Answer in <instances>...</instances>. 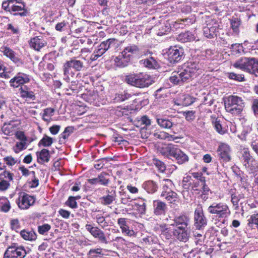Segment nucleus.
Masks as SVG:
<instances>
[{
    "label": "nucleus",
    "instance_id": "nucleus-1",
    "mask_svg": "<svg viewBox=\"0 0 258 258\" xmlns=\"http://www.w3.org/2000/svg\"><path fill=\"white\" fill-rule=\"evenodd\" d=\"M204 69V66L202 62L198 60H191L186 63L184 69L173 72L169 79L174 84H180L201 74Z\"/></svg>",
    "mask_w": 258,
    "mask_h": 258
},
{
    "label": "nucleus",
    "instance_id": "nucleus-2",
    "mask_svg": "<svg viewBox=\"0 0 258 258\" xmlns=\"http://www.w3.org/2000/svg\"><path fill=\"white\" fill-rule=\"evenodd\" d=\"M236 69L241 70L250 74L258 76V58L243 57L233 63Z\"/></svg>",
    "mask_w": 258,
    "mask_h": 258
},
{
    "label": "nucleus",
    "instance_id": "nucleus-3",
    "mask_svg": "<svg viewBox=\"0 0 258 258\" xmlns=\"http://www.w3.org/2000/svg\"><path fill=\"white\" fill-rule=\"evenodd\" d=\"M125 81L132 86L140 88L148 87L154 82L151 76L144 73L130 74L126 76Z\"/></svg>",
    "mask_w": 258,
    "mask_h": 258
},
{
    "label": "nucleus",
    "instance_id": "nucleus-4",
    "mask_svg": "<svg viewBox=\"0 0 258 258\" xmlns=\"http://www.w3.org/2000/svg\"><path fill=\"white\" fill-rule=\"evenodd\" d=\"M224 104L226 111L234 115L240 114L244 107L243 100L237 96H229Z\"/></svg>",
    "mask_w": 258,
    "mask_h": 258
},
{
    "label": "nucleus",
    "instance_id": "nucleus-5",
    "mask_svg": "<svg viewBox=\"0 0 258 258\" xmlns=\"http://www.w3.org/2000/svg\"><path fill=\"white\" fill-rule=\"evenodd\" d=\"M208 212L219 218H226L230 214L228 206L225 203H213L208 208Z\"/></svg>",
    "mask_w": 258,
    "mask_h": 258
},
{
    "label": "nucleus",
    "instance_id": "nucleus-6",
    "mask_svg": "<svg viewBox=\"0 0 258 258\" xmlns=\"http://www.w3.org/2000/svg\"><path fill=\"white\" fill-rule=\"evenodd\" d=\"M84 68L83 61L77 59L76 57H73L63 64V71L65 74H71L72 73V69L76 72H80L83 70Z\"/></svg>",
    "mask_w": 258,
    "mask_h": 258
},
{
    "label": "nucleus",
    "instance_id": "nucleus-7",
    "mask_svg": "<svg viewBox=\"0 0 258 258\" xmlns=\"http://www.w3.org/2000/svg\"><path fill=\"white\" fill-rule=\"evenodd\" d=\"M27 254L23 246L15 244L9 246L6 250L3 258H24Z\"/></svg>",
    "mask_w": 258,
    "mask_h": 258
},
{
    "label": "nucleus",
    "instance_id": "nucleus-8",
    "mask_svg": "<svg viewBox=\"0 0 258 258\" xmlns=\"http://www.w3.org/2000/svg\"><path fill=\"white\" fill-rule=\"evenodd\" d=\"M219 25L215 20H210L207 26L203 28V33L205 37L208 38H213L217 35Z\"/></svg>",
    "mask_w": 258,
    "mask_h": 258
},
{
    "label": "nucleus",
    "instance_id": "nucleus-9",
    "mask_svg": "<svg viewBox=\"0 0 258 258\" xmlns=\"http://www.w3.org/2000/svg\"><path fill=\"white\" fill-rule=\"evenodd\" d=\"M242 160L245 168L250 171L252 172L257 167V163L255 159L250 154L247 149H244L242 157Z\"/></svg>",
    "mask_w": 258,
    "mask_h": 258
},
{
    "label": "nucleus",
    "instance_id": "nucleus-10",
    "mask_svg": "<svg viewBox=\"0 0 258 258\" xmlns=\"http://www.w3.org/2000/svg\"><path fill=\"white\" fill-rule=\"evenodd\" d=\"M217 153L221 162H228L231 160V151L228 145L220 143L217 149Z\"/></svg>",
    "mask_w": 258,
    "mask_h": 258
},
{
    "label": "nucleus",
    "instance_id": "nucleus-11",
    "mask_svg": "<svg viewBox=\"0 0 258 258\" xmlns=\"http://www.w3.org/2000/svg\"><path fill=\"white\" fill-rule=\"evenodd\" d=\"M194 226L198 230L203 229L207 224V219L204 215L201 208L197 209L195 211Z\"/></svg>",
    "mask_w": 258,
    "mask_h": 258
},
{
    "label": "nucleus",
    "instance_id": "nucleus-12",
    "mask_svg": "<svg viewBox=\"0 0 258 258\" xmlns=\"http://www.w3.org/2000/svg\"><path fill=\"white\" fill-rule=\"evenodd\" d=\"M30 79L29 75L19 72L10 81V84L11 87L18 88L25 84L30 82Z\"/></svg>",
    "mask_w": 258,
    "mask_h": 258
},
{
    "label": "nucleus",
    "instance_id": "nucleus-13",
    "mask_svg": "<svg viewBox=\"0 0 258 258\" xmlns=\"http://www.w3.org/2000/svg\"><path fill=\"white\" fill-rule=\"evenodd\" d=\"M35 202L33 197L26 194L21 193L16 201L18 207L21 209H27L32 206Z\"/></svg>",
    "mask_w": 258,
    "mask_h": 258
},
{
    "label": "nucleus",
    "instance_id": "nucleus-14",
    "mask_svg": "<svg viewBox=\"0 0 258 258\" xmlns=\"http://www.w3.org/2000/svg\"><path fill=\"white\" fill-rule=\"evenodd\" d=\"M168 53V59L169 61L174 63L180 61L183 56V49L181 48H178L174 46L169 49Z\"/></svg>",
    "mask_w": 258,
    "mask_h": 258
},
{
    "label": "nucleus",
    "instance_id": "nucleus-15",
    "mask_svg": "<svg viewBox=\"0 0 258 258\" xmlns=\"http://www.w3.org/2000/svg\"><path fill=\"white\" fill-rule=\"evenodd\" d=\"M82 98L86 102L95 106H100L103 104L97 92H88L82 95Z\"/></svg>",
    "mask_w": 258,
    "mask_h": 258
},
{
    "label": "nucleus",
    "instance_id": "nucleus-16",
    "mask_svg": "<svg viewBox=\"0 0 258 258\" xmlns=\"http://www.w3.org/2000/svg\"><path fill=\"white\" fill-rule=\"evenodd\" d=\"M174 158L177 163L180 164L184 163L188 161V156L180 149L178 148L176 145L174 146V147L171 152L170 158Z\"/></svg>",
    "mask_w": 258,
    "mask_h": 258
},
{
    "label": "nucleus",
    "instance_id": "nucleus-17",
    "mask_svg": "<svg viewBox=\"0 0 258 258\" xmlns=\"http://www.w3.org/2000/svg\"><path fill=\"white\" fill-rule=\"evenodd\" d=\"M10 6V13L11 14L14 15H19L21 16H26L27 13L24 10L25 6L24 3L17 0H12V4Z\"/></svg>",
    "mask_w": 258,
    "mask_h": 258
},
{
    "label": "nucleus",
    "instance_id": "nucleus-18",
    "mask_svg": "<svg viewBox=\"0 0 258 258\" xmlns=\"http://www.w3.org/2000/svg\"><path fill=\"white\" fill-rule=\"evenodd\" d=\"M173 234L180 241L185 242L189 239L190 231L188 227L178 228L173 231Z\"/></svg>",
    "mask_w": 258,
    "mask_h": 258
},
{
    "label": "nucleus",
    "instance_id": "nucleus-19",
    "mask_svg": "<svg viewBox=\"0 0 258 258\" xmlns=\"http://www.w3.org/2000/svg\"><path fill=\"white\" fill-rule=\"evenodd\" d=\"M189 218L185 215H181L175 217L173 219V222L171 223L170 226H175L178 228H186L189 223Z\"/></svg>",
    "mask_w": 258,
    "mask_h": 258
},
{
    "label": "nucleus",
    "instance_id": "nucleus-20",
    "mask_svg": "<svg viewBox=\"0 0 258 258\" xmlns=\"http://www.w3.org/2000/svg\"><path fill=\"white\" fill-rule=\"evenodd\" d=\"M114 41V39H108L102 42L94 51L95 53H97L100 57L109 48L111 43Z\"/></svg>",
    "mask_w": 258,
    "mask_h": 258
},
{
    "label": "nucleus",
    "instance_id": "nucleus-21",
    "mask_svg": "<svg viewBox=\"0 0 258 258\" xmlns=\"http://www.w3.org/2000/svg\"><path fill=\"white\" fill-rule=\"evenodd\" d=\"M130 58L128 55H125L123 52L116 57L114 59L115 64L119 68H124L128 66L130 62Z\"/></svg>",
    "mask_w": 258,
    "mask_h": 258
},
{
    "label": "nucleus",
    "instance_id": "nucleus-22",
    "mask_svg": "<svg viewBox=\"0 0 258 258\" xmlns=\"http://www.w3.org/2000/svg\"><path fill=\"white\" fill-rule=\"evenodd\" d=\"M42 37L36 36L30 39L29 45L31 48L39 51L41 48L45 46L47 44L46 42L42 39Z\"/></svg>",
    "mask_w": 258,
    "mask_h": 258
},
{
    "label": "nucleus",
    "instance_id": "nucleus-23",
    "mask_svg": "<svg viewBox=\"0 0 258 258\" xmlns=\"http://www.w3.org/2000/svg\"><path fill=\"white\" fill-rule=\"evenodd\" d=\"M91 234L94 238L98 239L99 241L102 244L109 243V241L105 236L104 232L97 227H95V229Z\"/></svg>",
    "mask_w": 258,
    "mask_h": 258
},
{
    "label": "nucleus",
    "instance_id": "nucleus-24",
    "mask_svg": "<svg viewBox=\"0 0 258 258\" xmlns=\"http://www.w3.org/2000/svg\"><path fill=\"white\" fill-rule=\"evenodd\" d=\"M154 213L156 215L164 214L167 210L166 205L159 200L153 202Z\"/></svg>",
    "mask_w": 258,
    "mask_h": 258
},
{
    "label": "nucleus",
    "instance_id": "nucleus-25",
    "mask_svg": "<svg viewBox=\"0 0 258 258\" xmlns=\"http://www.w3.org/2000/svg\"><path fill=\"white\" fill-rule=\"evenodd\" d=\"M195 38V34L189 31L181 33L176 38L178 41L183 43L194 41Z\"/></svg>",
    "mask_w": 258,
    "mask_h": 258
},
{
    "label": "nucleus",
    "instance_id": "nucleus-26",
    "mask_svg": "<svg viewBox=\"0 0 258 258\" xmlns=\"http://www.w3.org/2000/svg\"><path fill=\"white\" fill-rule=\"evenodd\" d=\"M157 122L158 124L162 128L165 129H170L176 123L172 119H169L166 118H157Z\"/></svg>",
    "mask_w": 258,
    "mask_h": 258
},
{
    "label": "nucleus",
    "instance_id": "nucleus-27",
    "mask_svg": "<svg viewBox=\"0 0 258 258\" xmlns=\"http://www.w3.org/2000/svg\"><path fill=\"white\" fill-rule=\"evenodd\" d=\"M142 187L148 193L153 194L157 191L158 189V184L153 180H148L144 182Z\"/></svg>",
    "mask_w": 258,
    "mask_h": 258
},
{
    "label": "nucleus",
    "instance_id": "nucleus-28",
    "mask_svg": "<svg viewBox=\"0 0 258 258\" xmlns=\"http://www.w3.org/2000/svg\"><path fill=\"white\" fill-rule=\"evenodd\" d=\"M125 55H127L131 58L133 55L139 54L140 49L138 46L135 44H129L126 46L122 51Z\"/></svg>",
    "mask_w": 258,
    "mask_h": 258
},
{
    "label": "nucleus",
    "instance_id": "nucleus-29",
    "mask_svg": "<svg viewBox=\"0 0 258 258\" xmlns=\"http://www.w3.org/2000/svg\"><path fill=\"white\" fill-rule=\"evenodd\" d=\"M151 123V120L146 115H144L140 118H137L135 120V124L137 127L141 128H145Z\"/></svg>",
    "mask_w": 258,
    "mask_h": 258
},
{
    "label": "nucleus",
    "instance_id": "nucleus-30",
    "mask_svg": "<svg viewBox=\"0 0 258 258\" xmlns=\"http://www.w3.org/2000/svg\"><path fill=\"white\" fill-rule=\"evenodd\" d=\"M36 155L38 162L39 163L42 164L49 161V151L47 149H43L40 152H37Z\"/></svg>",
    "mask_w": 258,
    "mask_h": 258
},
{
    "label": "nucleus",
    "instance_id": "nucleus-31",
    "mask_svg": "<svg viewBox=\"0 0 258 258\" xmlns=\"http://www.w3.org/2000/svg\"><path fill=\"white\" fill-rule=\"evenodd\" d=\"M174 146L173 144L163 145L158 147V151L162 155L169 158Z\"/></svg>",
    "mask_w": 258,
    "mask_h": 258
},
{
    "label": "nucleus",
    "instance_id": "nucleus-32",
    "mask_svg": "<svg viewBox=\"0 0 258 258\" xmlns=\"http://www.w3.org/2000/svg\"><path fill=\"white\" fill-rule=\"evenodd\" d=\"M162 185V191L161 194H167L172 191V187L173 183L171 180L169 179H165L161 182Z\"/></svg>",
    "mask_w": 258,
    "mask_h": 258
},
{
    "label": "nucleus",
    "instance_id": "nucleus-33",
    "mask_svg": "<svg viewBox=\"0 0 258 258\" xmlns=\"http://www.w3.org/2000/svg\"><path fill=\"white\" fill-rule=\"evenodd\" d=\"M103 251H106V250L100 247L92 248L88 251V254L90 258H100L104 255Z\"/></svg>",
    "mask_w": 258,
    "mask_h": 258
},
{
    "label": "nucleus",
    "instance_id": "nucleus-34",
    "mask_svg": "<svg viewBox=\"0 0 258 258\" xmlns=\"http://www.w3.org/2000/svg\"><path fill=\"white\" fill-rule=\"evenodd\" d=\"M21 236L26 240L32 241L37 238V235L33 230L28 231L23 230L21 231Z\"/></svg>",
    "mask_w": 258,
    "mask_h": 258
},
{
    "label": "nucleus",
    "instance_id": "nucleus-35",
    "mask_svg": "<svg viewBox=\"0 0 258 258\" xmlns=\"http://www.w3.org/2000/svg\"><path fill=\"white\" fill-rule=\"evenodd\" d=\"M159 229L161 232V234L164 236L167 239H169L172 236V231L170 228L166 224H161L159 226Z\"/></svg>",
    "mask_w": 258,
    "mask_h": 258
},
{
    "label": "nucleus",
    "instance_id": "nucleus-36",
    "mask_svg": "<svg viewBox=\"0 0 258 258\" xmlns=\"http://www.w3.org/2000/svg\"><path fill=\"white\" fill-rule=\"evenodd\" d=\"M115 191L111 195L103 196L99 199L101 204L104 206H107L112 203L115 200Z\"/></svg>",
    "mask_w": 258,
    "mask_h": 258
},
{
    "label": "nucleus",
    "instance_id": "nucleus-37",
    "mask_svg": "<svg viewBox=\"0 0 258 258\" xmlns=\"http://www.w3.org/2000/svg\"><path fill=\"white\" fill-rule=\"evenodd\" d=\"M134 94H131L126 91L116 94L114 100L116 102H122L135 96Z\"/></svg>",
    "mask_w": 258,
    "mask_h": 258
},
{
    "label": "nucleus",
    "instance_id": "nucleus-38",
    "mask_svg": "<svg viewBox=\"0 0 258 258\" xmlns=\"http://www.w3.org/2000/svg\"><path fill=\"white\" fill-rule=\"evenodd\" d=\"M73 131L74 127L73 126H68L66 127L64 131L59 135V142L64 143V141L68 138Z\"/></svg>",
    "mask_w": 258,
    "mask_h": 258
},
{
    "label": "nucleus",
    "instance_id": "nucleus-39",
    "mask_svg": "<svg viewBox=\"0 0 258 258\" xmlns=\"http://www.w3.org/2000/svg\"><path fill=\"white\" fill-rule=\"evenodd\" d=\"M5 135L12 136L15 133V127L12 124H5L2 128Z\"/></svg>",
    "mask_w": 258,
    "mask_h": 258
},
{
    "label": "nucleus",
    "instance_id": "nucleus-40",
    "mask_svg": "<svg viewBox=\"0 0 258 258\" xmlns=\"http://www.w3.org/2000/svg\"><path fill=\"white\" fill-rule=\"evenodd\" d=\"M152 163L156 166L159 172L163 173L165 171L166 168V165L162 161L157 158H153Z\"/></svg>",
    "mask_w": 258,
    "mask_h": 258
},
{
    "label": "nucleus",
    "instance_id": "nucleus-41",
    "mask_svg": "<svg viewBox=\"0 0 258 258\" xmlns=\"http://www.w3.org/2000/svg\"><path fill=\"white\" fill-rule=\"evenodd\" d=\"M230 24L233 32L236 34H238L239 27L241 24L240 20L237 18H232L230 20Z\"/></svg>",
    "mask_w": 258,
    "mask_h": 258
},
{
    "label": "nucleus",
    "instance_id": "nucleus-42",
    "mask_svg": "<svg viewBox=\"0 0 258 258\" xmlns=\"http://www.w3.org/2000/svg\"><path fill=\"white\" fill-rule=\"evenodd\" d=\"M94 219L96 221V222L99 225H100L102 228L108 226V223L106 221L105 217L101 214H94Z\"/></svg>",
    "mask_w": 258,
    "mask_h": 258
},
{
    "label": "nucleus",
    "instance_id": "nucleus-43",
    "mask_svg": "<svg viewBox=\"0 0 258 258\" xmlns=\"http://www.w3.org/2000/svg\"><path fill=\"white\" fill-rule=\"evenodd\" d=\"M0 208L1 211L4 212H8L10 210L11 205L7 198H0Z\"/></svg>",
    "mask_w": 258,
    "mask_h": 258
},
{
    "label": "nucleus",
    "instance_id": "nucleus-44",
    "mask_svg": "<svg viewBox=\"0 0 258 258\" xmlns=\"http://www.w3.org/2000/svg\"><path fill=\"white\" fill-rule=\"evenodd\" d=\"M52 138L45 135L43 138L39 141L38 146L42 145L44 147H49L52 145Z\"/></svg>",
    "mask_w": 258,
    "mask_h": 258
},
{
    "label": "nucleus",
    "instance_id": "nucleus-45",
    "mask_svg": "<svg viewBox=\"0 0 258 258\" xmlns=\"http://www.w3.org/2000/svg\"><path fill=\"white\" fill-rule=\"evenodd\" d=\"M98 176L99 184L103 186H107L110 182V180L108 178V174L105 172H102L98 175Z\"/></svg>",
    "mask_w": 258,
    "mask_h": 258
},
{
    "label": "nucleus",
    "instance_id": "nucleus-46",
    "mask_svg": "<svg viewBox=\"0 0 258 258\" xmlns=\"http://www.w3.org/2000/svg\"><path fill=\"white\" fill-rule=\"evenodd\" d=\"M161 196L166 199L170 203L175 202L177 199V194L173 191L169 192V194H161Z\"/></svg>",
    "mask_w": 258,
    "mask_h": 258
},
{
    "label": "nucleus",
    "instance_id": "nucleus-47",
    "mask_svg": "<svg viewBox=\"0 0 258 258\" xmlns=\"http://www.w3.org/2000/svg\"><path fill=\"white\" fill-rule=\"evenodd\" d=\"M50 225L48 224H44L42 225H39L38 226V233L43 235H47L48 232L51 229Z\"/></svg>",
    "mask_w": 258,
    "mask_h": 258
},
{
    "label": "nucleus",
    "instance_id": "nucleus-48",
    "mask_svg": "<svg viewBox=\"0 0 258 258\" xmlns=\"http://www.w3.org/2000/svg\"><path fill=\"white\" fill-rule=\"evenodd\" d=\"M153 136L155 139H173L172 135H169L168 133L164 132H157L153 134Z\"/></svg>",
    "mask_w": 258,
    "mask_h": 258
},
{
    "label": "nucleus",
    "instance_id": "nucleus-49",
    "mask_svg": "<svg viewBox=\"0 0 258 258\" xmlns=\"http://www.w3.org/2000/svg\"><path fill=\"white\" fill-rule=\"evenodd\" d=\"M144 64L145 67L150 69L155 68L157 67V62L153 57H151L149 58L145 59L144 60Z\"/></svg>",
    "mask_w": 258,
    "mask_h": 258
},
{
    "label": "nucleus",
    "instance_id": "nucleus-50",
    "mask_svg": "<svg viewBox=\"0 0 258 258\" xmlns=\"http://www.w3.org/2000/svg\"><path fill=\"white\" fill-rule=\"evenodd\" d=\"M242 198L243 196L241 195H238V196L234 194L231 195V201L236 210L238 209V202Z\"/></svg>",
    "mask_w": 258,
    "mask_h": 258
},
{
    "label": "nucleus",
    "instance_id": "nucleus-51",
    "mask_svg": "<svg viewBox=\"0 0 258 258\" xmlns=\"http://www.w3.org/2000/svg\"><path fill=\"white\" fill-rule=\"evenodd\" d=\"M195 101V98L189 95H185L182 99V105L189 106L192 104Z\"/></svg>",
    "mask_w": 258,
    "mask_h": 258
},
{
    "label": "nucleus",
    "instance_id": "nucleus-52",
    "mask_svg": "<svg viewBox=\"0 0 258 258\" xmlns=\"http://www.w3.org/2000/svg\"><path fill=\"white\" fill-rule=\"evenodd\" d=\"M14 174L10 171L6 170L5 169L4 171L0 173L1 179H4L5 178L8 179L9 181H13Z\"/></svg>",
    "mask_w": 258,
    "mask_h": 258
},
{
    "label": "nucleus",
    "instance_id": "nucleus-53",
    "mask_svg": "<svg viewBox=\"0 0 258 258\" xmlns=\"http://www.w3.org/2000/svg\"><path fill=\"white\" fill-rule=\"evenodd\" d=\"M21 96L23 98H28L32 99H34L35 98L34 93L32 91H28L24 90L22 88L20 89Z\"/></svg>",
    "mask_w": 258,
    "mask_h": 258
},
{
    "label": "nucleus",
    "instance_id": "nucleus-54",
    "mask_svg": "<svg viewBox=\"0 0 258 258\" xmlns=\"http://www.w3.org/2000/svg\"><path fill=\"white\" fill-rule=\"evenodd\" d=\"M27 147L26 141H21L17 142L14 147V151L15 153H19L20 151L25 149Z\"/></svg>",
    "mask_w": 258,
    "mask_h": 258
},
{
    "label": "nucleus",
    "instance_id": "nucleus-55",
    "mask_svg": "<svg viewBox=\"0 0 258 258\" xmlns=\"http://www.w3.org/2000/svg\"><path fill=\"white\" fill-rule=\"evenodd\" d=\"M228 77L230 79H233L238 82H242L244 80V75L241 74H236L234 73H229Z\"/></svg>",
    "mask_w": 258,
    "mask_h": 258
},
{
    "label": "nucleus",
    "instance_id": "nucleus-56",
    "mask_svg": "<svg viewBox=\"0 0 258 258\" xmlns=\"http://www.w3.org/2000/svg\"><path fill=\"white\" fill-rule=\"evenodd\" d=\"M213 125L215 129L218 133L221 135H223L225 133L226 130L222 127L219 120H216L215 122H213Z\"/></svg>",
    "mask_w": 258,
    "mask_h": 258
},
{
    "label": "nucleus",
    "instance_id": "nucleus-57",
    "mask_svg": "<svg viewBox=\"0 0 258 258\" xmlns=\"http://www.w3.org/2000/svg\"><path fill=\"white\" fill-rule=\"evenodd\" d=\"M206 181H201V185L202 186V192L203 195H202V198L203 199H207V197L206 196V195H208L209 194V192L210 191V189L208 186V185L206 184Z\"/></svg>",
    "mask_w": 258,
    "mask_h": 258
},
{
    "label": "nucleus",
    "instance_id": "nucleus-58",
    "mask_svg": "<svg viewBox=\"0 0 258 258\" xmlns=\"http://www.w3.org/2000/svg\"><path fill=\"white\" fill-rule=\"evenodd\" d=\"M11 228L12 230L18 231L20 228V224L19 221L17 219H12L10 222Z\"/></svg>",
    "mask_w": 258,
    "mask_h": 258
},
{
    "label": "nucleus",
    "instance_id": "nucleus-59",
    "mask_svg": "<svg viewBox=\"0 0 258 258\" xmlns=\"http://www.w3.org/2000/svg\"><path fill=\"white\" fill-rule=\"evenodd\" d=\"M4 162L9 166H12L17 163V160L12 156H7L4 158Z\"/></svg>",
    "mask_w": 258,
    "mask_h": 258
},
{
    "label": "nucleus",
    "instance_id": "nucleus-60",
    "mask_svg": "<svg viewBox=\"0 0 258 258\" xmlns=\"http://www.w3.org/2000/svg\"><path fill=\"white\" fill-rule=\"evenodd\" d=\"M183 115L187 121H191L195 118V112L194 111L183 112Z\"/></svg>",
    "mask_w": 258,
    "mask_h": 258
},
{
    "label": "nucleus",
    "instance_id": "nucleus-61",
    "mask_svg": "<svg viewBox=\"0 0 258 258\" xmlns=\"http://www.w3.org/2000/svg\"><path fill=\"white\" fill-rule=\"evenodd\" d=\"M66 204L72 208H76L77 207V203L74 197H70L66 202Z\"/></svg>",
    "mask_w": 258,
    "mask_h": 258
},
{
    "label": "nucleus",
    "instance_id": "nucleus-62",
    "mask_svg": "<svg viewBox=\"0 0 258 258\" xmlns=\"http://www.w3.org/2000/svg\"><path fill=\"white\" fill-rule=\"evenodd\" d=\"M121 230L122 233H124L128 236L131 237L135 235L134 231L132 229H130L127 225L122 228Z\"/></svg>",
    "mask_w": 258,
    "mask_h": 258
},
{
    "label": "nucleus",
    "instance_id": "nucleus-63",
    "mask_svg": "<svg viewBox=\"0 0 258 258\" xmlns=\"http://www.w3.org/2000/svg\"><path fill=\"white\" fill-rule=\"evenodd\" d=\"M10 186V184L9 181L1 179L0 181V190L1 191H5Z\"/></svg>",
    "mask_w": 258,
    "mask_h": 258
},
{
    "label": "nucleus",
    "instance_id": "nucleus-64",
    "mask_svg": "<svg viewBox=\"0 0 258 258\" xmlns=\"http://www.w3.org/2000/svg\"><path fill=\"white\" fill-rule=\"evenodd\" d=\"M15 136L17 139L20 140L21 141H27V138L25 135V134L22 131H17L15 133Z\"/></svg>",
    "mask_w": 258,
    "mask_h": 258
}]
</instances>
